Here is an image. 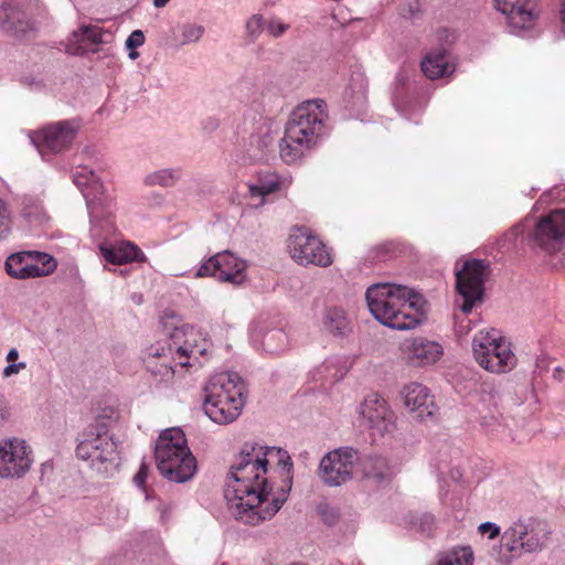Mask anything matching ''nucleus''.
<instances>
[{
    "mask_svg": "<svg viewBox=\"0 0 565 565\" xmlns=\"http://www.w3.org/2000/svg\"><path fill=\"white\" fill-rule=\"evenodd\" d=\"M275 462L289 479L292 462L281 448L245 445L235 457L228 471L224 498L231 513L243 523L258 525L270 520L286 502L290 482L287 488H274L268 476V466Z\"/></svg>",
    "mask_w": 565,
    "mask_h": 565,
    "instance_id": "obj_1",
    "label": "nucleus"
},
{
    "mask_svg": "<svg viewBox=\"0 0 565 565\" xmlns=\"http://www.w3.org/2000/svg\"><path fill=\"white\" fill-rule=\"evenodd\" d=\"M365 299L370 313L385 327L411 330L422 322L424 299L406 285L373 284L366 289Z\"/></svg>",
    "mask_w": 565,
    "mask_h": 565,
    "instance_id": "obj_2",
    "label": "nucleus"
},
{
    "mask_svg": "<svg viewBox=\"0 0 565 565\" xmlns=\"http://www.w3.org/2000/svg\"><path fill=\"white\" fill-rule=\"evenodd\" d=\"M328 119V106L323 99H308L299 104L291 111L279 141L281 160L287 164L301 162L322 139Z\"/></svg>",
    "mask_w": 565,
    "mask_h": 565,
    "instance_id": "obj_3",
    "label": "nucleus"
},
{
    "mask_svg": "<svg viewBox=\"0 0 565 565\" xmlns=\"http://www.w3.org/2000/svg\"><path fill=\"white\" fill-rule=\"evenodd\" d=\"M210 340L201 329L191 326L174 327L168 334L167 345L152 344L146 351L147 370L161 381H170L178 367L191 365L192 360L205 354Z\"/></svg>",
    "mask_w": 565,
    "mask_h": 565,
    "instance_id": "obj_4",
    "label": "nucleus"
},
{
    "mask_svg": "<svg viewBox=\"0 0 565 565\" xmlns=\"http://www.w3.org/2000/svg\"><path fill=\"white\" fill-rule=\"evenodd\" d=\"M117 417L114 409L108 415L95 417L83 430L76 447V457L104 477L117 472L121 461L118 440L110 433V424Z\"/></svg>",
    "mask_w": 565,
    "mask_h": 565,
    "instance_id": "obj_5",
    "label": "nucleus"
},
{
    "mask_svg": "<svg viewBox=\"0 0 565 565\" xmlns=\"http://www.w3.org/2000/svg\"><path fill=\"white\" fill-rule=\"evenodd\" d=\"M154 460L160 475L172 482H186L198 471L196 459L189 448L185 434L179 427L160 433L154 445Z\"/></svg>",
    "mask_w": 565,
    "mask_h": 565,
    "instance_id": "obj_6",
    "label": "nucleus"
},
{
    "mask_svg": "<svg viewBox=\"0 0 565 565\" xmlns=\"http://www.w3.org/2000/svg\"><path fill=\"white\" fill-rule=\"evenodd\" d=\"M471 349L475 361L489 373L504 374L516 365L510 342L495 329L478 331L472 338Z\"/></svg>",
    "mask_w": 565,
    "mask_h": 565,
    "instance_id": "obj_7",
    "label": "nucleus"
},
{
    "mask_svg": "<svg viewBox=\"0 0 565 565\" xmlns=\"http://www.w3.org/2000/svg\"><path fill=\"white\" fill-rule=\"evenodd\" d=\"M551 531L547 524L536 518H522L504 531L507 550L515 556L539 553L547 544Z\"/></svg>",
    "mask_w": 565,
    "mask_h": 565,
    "instance_id": "obj_8",
    "label": "nucleus"
},
{
    "mask_svg": "<svg viewBox=\"0 0 565 565\" xmlns=\"http://www.w3.org/2000/svg\"><path fill=\"white\" fill-rule=\"evenodd\" d=\"M287 249L290 257L300 266L328 267L333 263L329 248L306 227L291 228L287 238Z\"/></svg>",
    "mask_w": 565,
    "mask_h": 565,
    "instance_id": "obj_9",
    "label": "nucleus"
},
{
    "mask_svg": "<svg viewBox=\"0 0 565 565\" xmlns=\"http://www.w3.org/2000/svg\"><path fill=\"white\" fill-rule=\"evenodd\" d=\"M33 463V449L24 438L11 436L0 439V479H20Z\"/></svg>",
    "mask_w": 565,
    "mask_h": 565,
    "instance_id": "obj_10",
    "label": "nucleus"
},
{
    "mask_svg": "<svg viewBox=\"0 0 565 565\" xmlns=\"http://www.w3.org/2000/svg\"><path fill=\"white\" fill-rule=\"evenodd\" d=\"M4 266L10 277L26 280L51 275L55 271L57 262L44 252L22 250L8 256Z\"/></svg>",
    "mask_w": 565,
    "mask_h": 565,
    "instance_id": "obj_11",
    "label": "nucleus"
},
{
    "mask_svg": "<svg viewBox=\"0 0 565 565\" xmlns=\"http://www.w3.org/2000/svg\"><path fill=\"white\" fill-rule=\"evenodd\" d=\"M359 454L352 447H339L328 451L320 460L318 476L329 487H339L352 479Z\"/></svg>",
    "mask_w": 565,
    "mask_h": 565,
    "instance_id": "obj_12",
    "label": "nucleus"
},
{
    "mask_svg": "<svg viewBox=\"0 0 565 565\" xmlns=\"http://www.w3.org/2000/svg\"><path fill=\"white\" fill-rule=\"evenodd\" d=\"M488 266L477 259L465 262L461 269L457 270L456 287L463 298L461 310L465 313L471 312L478 301L482 299L484 279L488 276Z\"/></svg>",
    "mask_w": 565,
    "mask_h": 565,
    "instance_id": "obj_13",
    "label": "nucleus"
},
{
    "mask_svg": "<svg viewBox=\"0 0 565 565\" xmlns=\"http://www.w3.org/2000/svg\"><path fill=\"white\" fill-rule=\"evenodd\" d=\"M534 247L555 254L565 243V210H555L539 218L531 235Z\"/></svg>",
    "mask_w": 565,
    "mask_h": 565,
    "instance_id": "obj_14",
    "label": "nucleus"
},
{
    "mask_svg": "<svg viewBox=\"0 0 565 565\" xmlns=\"http://www.w3.org/2000/svg\"><path fill=\"white\" fill-rule=\"evenodd\" d=\"M360 414L374 438H383L395 429V414L382 396L371 394L361 404Z\"/></svg>",
    "mask_w": 565,
    "mask_h": 565,
    "instance_id": "obj_15",
    "label": "nucleus"
},
{
    "mask_svg": "<svg viewBox=\"0 0 565 565\" xmlns=\"http://www.w3.org/2000/svg\"><path fill=\"white\" fill-rule=\"evenodd\" d=\"M493 3L495 10L505 17L512 34L521 35L535 26L539 11L534 0H493Z\"/></svg>",
    "mask_w": 565,
    "mask_h": 565,
    "instance_id": "obj_16",
    "label": "nucleus"
},
{
    "mask_svg": "<svg viewBox=\"0 0 565 565\" xmlns=\"http://www.w3.org/2000/svg\"><path fill=\"white\" fill-rule=\"evenodd\" d=\"M78 131L79 124L75 120L56 121L31 135V141L40 151L46 148L58 153L70 148Z\"/></svg>",
    "mask_w": 565,
    "mask_h": 565,
    "instance_id": "obj_17",
    "label": "nucleus"
},
{
    "mask_svg": "<svg viewBox=\"0 0 565 565\" xmlns=\"http://www.w3.org/2000/svg\"><path fill=\"white\" fill-rule=\"evenodd\" d=\"M445 350L440 342L424 337L406 340L402 345L404 360L414 367H427L438 363Z\"/></svg>",
    "mask_w": 565,
    "mask_h": 565,
    "instance_id": "obj_18",
    "label": "nucleus"
},
{
    "mask_svg": "<svg viewBox=\"0 0 565 565\" xmlns=\"http://www.w3.org/2000/svg\"><path fill=\"white\" fill-rule=\"evenodd\" d=\"M291 184V178L266 172L259 174L255 181H249L246 198L250 200V206L259 207L265 204L266 196L286 191Z\"/></svg>",
    "mask_w": 565,
    "mask_h": 565,
    "instance_id": "obj_19",
    "label": "nucleus"
},
{
    "mask_svg": "<svg viewBox=\"0 0 565 565\" xmlns=\"http://www.w3.org/2000/svg\"><path fill=\"white\" fill-rule=\"evenodd\" d=\"M402 397L405 407L419 419L430 417L436 411L434 396L420 383L413 382L405 385Z\"/></svg>",
    "mask_w": 565,
    "mask_h": 565,
    "instance_id": "obj_20",
    "label": "nucleus"
},
{
    "mask_svg": "<svg viewBox=\"0 0 565 565\" xmlns=\"http://www.w3.org/2000/svg\"><path fill=\"white\" fill-rule=\"evenodd\" d=\"M244 405L245 398L205 396L203 411L211 420L223 425L234 422L242 414Z\"/></svg>",
    "mask_w": 565,
    "mask_h": 565,
    "instance_id": "obj_21",
    "label": "nucleus"
},
{
    "mask_svg": "<svg viewBox=\"0 0 565 565\" xmlns=\"http://www.w3.org/2000/svg\"><path fill=\"white\" fill-rule=\"evenodd\" d=\"M245 393L243 379L234 372L215 374L205 386V396H212L213 398H245Z\"/></svg>",
    "mask_w": 565,
    "mask_h": 565,
    "instance_id": "obj_22",
    "label": "nucleus"
},
{
    "mask_svg": "<svg viewBox=\"0 0 565 565\" xmlns=\"http://www.w3.org/2000/svg\"><path fill=\"white\" fill-rule=\"evenodd\" d=\"M98 248L104 259L113 265L120 266L134 262H147L145 253L135 243L129 241L104 243Z\"/></svg>",
    "mask_w": 565,
    "mask_h": 565,
    "instance_id": "obj_23",
    "label": "nucleus"
},
{
    "mask_svg": "<svg viewBox=\"0 0 565 565\" xmlns=\"http://www.w3.org/2000/svg\"><path fill=\"white\" fill-rule=\"evenodd\" d=\"M217 280L221 282L239 286L247 279L246 262L232 252L224 250L216 253Z\"/></svg>",
    "mask_w": 565,
    "mask_h": 565,
    "instance_id": "obj_24",
    "label": "nucleus"
},
{
    "mask_svg": "<svg viewBox=\"0 0 565 565\" xmlns=\"http://www.w3.org/2000/svg\"><path fill=\"white\" fill-rule=\"evenodd\" d=\"M420 70L429 79L448 77L454 74L456 63L445 49L428 52L422 60Z\"/></svg>",
    "mask_w": 565,
    "mask_h": 565,
    "instance_id": "obj_25",
    "label": "nucleus"
},
{
    "mask_svg": "<svg viewBox=\"0 0 565 565\" xmlns=\"http://www.w3.org/2000/svg\"><path fill=\"white\" fill-rule=\"evenodd\" d=\"M321 324L333 337H345L351 332L347 312L340 307H329L323 311Z\"/></svg>",
    "mask_w": 565,
    "mask_h": 565,
    "instance_id": "obj_26",
    "label": "nucleus"
},
{
    "mask_svg": "<svg viewBox=\"0 0 565 565\" xmlns=\"http://www.w3.org/2000/svg\"><path fill=\"white\" fill-rule=\"evenodd\" d=\"M475 556L470 546H458L440 553L434 565H473Z\"/></svg>",
    "mask_w": 565,
    "mask_h": 565,
    "instance_id": "obj_27",
    "label": "nucleus"
},
{
    "mask_svg": "<svg viewBox=\"0 0 565 565\" xmlns=\"http://www.w3.org/2000/svg\"><path fill=\"white\" fill-rule=\"evenodd\" d=\"M180 179V171L174 168H162L147 173L143 184L147 186H173Z\"/></svg>",
    "mask_w": 565,
    "mask_h": 565,
    "instance_id": "obj_28",
    "label": "nucleus"
},
{
    "mask_svg": "<svg viewBox=\"0 0 565 565\" xmlns=\"http://www.w3.org/2000/svg\"><path fill=\"white\" fill-rule=\"evenodd\" d=\"M262 347L269 354H279L289 347L288 335L281 329L270 330L264 334Z\"/></svg>",
    "mask_w": 565,
    "mask_h": 565,
    "instance_id": "obj_29",
    "label": "nucleus"
},
{
    "mask_svg": "<svg viewBox=\"0 0 565 565\" xmlns=\"http://www.w3.org/2000/svg\"><path fill=\"white\" fill-rule=\"evenodd\" d=\"M73 181L84 193L85 198H88V194L85 193L86 188H93L95 190H99L102 188L98 177L86 166H77L75 168L73 172Z\"/></svg>",
    "mask_w": 565,
    "mask_h": 565,
    "instance_id": "obj_30",
    "label": "nucleus"
},
{
    "mask_svg": "<svg viewBox=\"0 0 565 565\" xmlns=\"http://www.w3.org/2000/svg\"><path fill=\"white\" fill-rule=\"evenodd\" d=\"M21 12L10 6L0 8V26L7 32H22Z\"/></svg>",
    "mask_w": 565,
    "mask_h": 565,
    "instance_id": "obj_31",
    "label": "nucleus"
},
{
    "mask_svg": "<svg viewBox=\"0 0 565 565\" xmlns=\"http://www.w3.org/2000/svg\"><path fill=\"white\" fill-rule=\"evenodd\" d=\"M23 217L33 226H45L50 217L40 202H30L22 210Z\"/></svg>",
    "mask_w": 565,
    "mask_h": 565,
    "instance_id": "obj_32",
    "label": "nucleus"
},
{
    "mask_svg": "<svg viewBox=\"0 0 565 565\" xmlns=\"http://www.w3.org/2000/svg\"><path fill=\"white\" fill-rule=\"evenodd\" d=\"M216 254L209 257L206 260L202 262L199 268L191 274V271H185L181 274H177V277H192V278H206L213 277L217 280V265H216Z\"/></svg>",
    "mask_w": 565,
    "mask_h": 565,
    "instance_id": "obj_33",
    "label": "nucleus"
},
{
    "mask_svg": "<svg viewBox=\"0 0 565 565\" xmlns=\"http://www.w3.org/2000/svg\"><path fill=\"white\" fill-rule=\"evenodd\" d=\"M19 355V351L15 348H12L8 351L6 355L8 365L2 370L3 379H10L26 369V362H18Z\"/></svg>",
    "mask_w": 565,
    "mask_h": 565,
    "instance_id": "obj_34",
    "label": "nucleus"
},
{
    "mask_svg": "<svg viewBox=\"0 0 565 565\" xmlns=\"http://www.w3.org/2000/svg\"><path fill=\"white\" fill-rule=\"evenodd\" d=\"M76 43H99L102 42V34L93 26H82L73 34Z\"/></svg>",
    "mask_w": 565,
    "mask_h": 565,
    "instance_id": "obj_35",
    "label": "nucleus"
},
{
    "mask_svg": "<svg viewBox=\"0 0 565 565\" xmlns=\"http://www.w3.org/2000/svg\"><path fill=\"white\" fill-rule=\"evenodd\" d=\"M204 33V29L196 24H185L181 29V43L190 44L198 42Z\"/></svg>",
    "mask_w": 565,
    "mask_h": 565,
    "instance_id": "obj_36",
    "label": "nucleus"
},
{
    "mask_svg": "<svg viewBox=\"0 0 565 565\" xmlns=\"http://www.w3.org/2000/svg\"><path fill=\"white\" fill-rule=\"evenodd\" d=\"M143 43L145 35L141 30H135L130 33L125 43L126 47L129 50L128 56L130 60H136L139 56L136 49L142 46Z\"/></svg>",
    "mask_w": 565,
    "mask_h": 565,
    "instance_id": "obj_37",
    "label": "nucleus"
},
{
    "mask_svg": "<svg viewBox=\"0 0 565 565\" xmlns=\"http://www.w3.org/2000/svg\"><path fill=\"white\" fill-rule=\"evenodd\" d=\"M264 30V18L260 14H253L246 21V32L252 38H257Z\"/></svg>",
    "mask_w": 565,
    "mask_h": 565,
    "instance_id": "obj_38",
    "label": "nucleus"
},
{
    "mask_svg": "<svg viewBox=\"0 0 565 565\" xmlns=\"http://www.w3.org/2000/svg\"><path fill=\"white\" fill-rule=\"evenodd\" d=\"M11 228L10 211L7 203L0 199V238L6 236Z\"/></svg>",
    "mask_w": 565,
    "mask_h": 565,
    "instance_id": "obj_39",
    "label": "nucleus"
},
{
    "mask_svg": "<svg viewBox=\"0 0 565 565\" xmlns=\"http://www.w3.org/2000/svg\"><path fill=\"white\" fill-rule=\"evenodd\" d=\"M480 425L488 434L497 433L501 427V417L498 415H484L480 419Z\"/></svg>",
    "mask_w": 565,
    "mask_h": 565,
    "instance_id": "obj_40",
    "label": "nucleus"
},
{
    "mask_svg": "<svg viewBox=\"0 0 565 565\" xmlns=\"http://www.w3.org/2000/svg\"><path fill=\"white\" fill-rule=\"evenodd\" d=\"M290 25L288 23H285L278 19H273L267 24V31L269 35L277 39L281 35H284L288 30Z\"/></svg>",
    "mask_w": 565,
    "mask_h": 565,
    "instance_id": "obj_41",
    "label": "nucleus"
},
{
    "mask_svg": "<svg viewBox=\"0 0 565 565\" xmlns=\"http://www.w3.org/2000/svg\"><path fill=\"white\" fill-rule=\"evenodd\" d=\"M478 531L489 540H494L500 534V526L493 522H483L478 526Z\"/></svg>",
    "mask_w": 565,
    "mask_h": 565,
    "instance_id": "obj_42",
    "label": "nucleus"
},
{
    "mask_svg": "<svg viewBox=\"0 0 565 565\" xmlns=\"http://www.w3.org/2000/svg\"><path fill=\"white\" fill-rule=\"evenodd\" d=\"M12 412L10 404L6 396L0 393V424L8 422L11 418Z\"/></svg>",
    "mask_w": 565,
    "mask_h": 565,
    "instance_id": "obj_43",
    "label": "nucleus"
},
{
    "mask_svg": "<svg viewBox=\"0 0 565 565\" xmlns=\"http://www.w3.org/2000/svg\"><path fill=\"white\" fill-rule=\"evenodd\" d=\"M149 472V466L145 462H142L139 467L138 472L136 473L134 481L137 487H143L146 483V480L148 478Z\"/></svg>",
    "mask_w": 565,
    "mask_h": 565,
    "instance_id": "obj_44",
    "label": "nucleus"
},
{
    "mask_svg": "<svg viewBox=\"0 0 565 565\" xmlns=\"http://www.w3.org/2000/svg\"><path fill=\"white\" fill-rule=\"evenodd\" d=\"M156 508H157L158 512L160 513L161 519L166 520L171 510L170 505L164 502L158 501Z\"/></svg>",
    "mask_w": 565,
    "mask_h": 565,
    "instance_id": "obj_45",
    "label": "nucleus"
},
{
    "mask_svg": "<svg viewBox=\"0 0 565 565\" xmlns=\"http://www.w3.org/2000/svg\"><path fill=\"white\" fill-rule=\"evenodd\" d=\"M67 51L71 53V54H79L82 52H84V47L83 45H77V46H68L67 47Z\"/></svg>",
    "mask_w": 565,
    "mask_h": 565,
    "instance_id": "obj_46",
    "label": "nucleus"
},
{
    "mask_svg": "<svg viewBox=\"0 0 565 565\" xmlns=\"http://www.w3.org/2000/svg\"><path fill=\"white\" fill-rule=\"evenodd\" d=\"M170 0H153V6L156 8L164 7Z\"/></svg>",
    "mask_w": 565,
    "mask_h": 565,
    "instance_id": "obj_47",
    "label": "nucleus"
},
{
    "mask_svg": "<svg viewBox=\"0 0 565 565\" xmlns=\"http://www.w3.org/2000/svg\"><path fill=\"white\" fill-rule=\"evenodd\" d=\"M561 18H562V21L565 23V0H562V4H561Z\"/></svg>",
    "mask_w": 565,
    "mask_h": 565,
    "instance_id": "obj_48",
    "label": "nucleus"
}]
</instances>
